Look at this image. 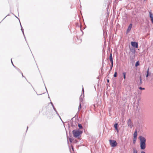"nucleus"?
I'll list each match as a JSON object with an SVG mask.
<instances>
[{
	"instance_id": "bb28decb",
	"label": "nucleus",
	"mask_w": 153,
	"mask_h": 153,
	"mask_svg": "<svg viewBox=\"0 0 153 153\" xmlns=\"http://www.w3.org/2000/svg\"><path fill=\"white\" fill-rule=\"evenodd\" d=\"M69 141L71 143L72 142V139L71 138H69Z\"/></svg>"
},
{
	"instance_id": "aec40b11",
	"label": "nucleus",
	"mask_w": 153,
	"mask_h": 153,
	"mask_svg": "<svg viewBox=\"0 0 153 153\" xmlns=\"http://www.w3.org/2000/svg\"><path fill=\"white\" fill-rule=\"evenodd\" d=\"M56 113V114H57L58 116L60 118L61 120L62 121L61 117H60V116L59 115V114H58V112L56 110V111H55Z\"/></svg>"
},
{
	"instance_id": "f704fd0d",
	"label": "nucleus",
	"mask_w": 153,
	"mask_h": 153,
	"mask_svg": "<svg viewBox=\"0 0 153 153\" xmlns=\"http://www.w3.org/2000/svg\"><path fill=\"white\" fill-rule=\"evenodd\" d=\"M13 66L14 67H15V68H16V67L15 66H14V65H13Z\"/></svg>"
},
{
	"instance_id": "6ab92c4d",
	"label": "nucleus",
	"mask_w": 153,
	"mask_h": 153,
	"mask_svg": "<svg viewBox=\"0 0 153 153\" xmlns=\"http://www.w3.org/2000/svg\"><path fill=\"white\" fill-rule=\"evenodd\" d=\"M136 140H137V138L134 137L133 141V142L134 143H135Z\"/></svg>"
},
{
	"instance_id": "423d86ee",
	"label": "nucleus",
	"mask_w": 153,
	"mask_h": 153,
	"mask_svg": "<svg viewBox=\"0 0 153 153\" xmlns=\"http://www.w3.org/2000/svg\"><path fill=\"white\" fill-rule=\"evenodd\" d=\"M149 13L151 21L153 24V14L151 11L149 12Z\"/></svg>"
},
{
	"instance_id": "39448f33",
	"label": "nucleus",
	"mask_w": 153,
	"mask_h": 153,
	"mask_svg": "<svg viewBox=\"0 0 153 153\" xmlns=\"http://www.w3.org/2000/svg\"><path fill=\"white\" fill-rule=\"evenodd\" d=\"M127 124L128 126L130 127L131 128H132L133 126V123L130 119H129L128 120Z\"/></svg>"
},
{
	"instance_id": "c85d7f7f",
	"label": "nucleus",
	"mask_w": 153,
	"mask_h": 153,
	"mask_svg": "<svg viewBox=\"0 0 153 153\" xmlns=\"http://www.w3.org/2000/svg\"><path fill=\"white\" fill-rule=\"evenodd\" d=\"M104 63L103 62H102V66H103V65H104Z\"/></svg>"
},
{
	"instance_id": "e433bc0d",
	"label": "nucleus",
	"mask_w": 153,
	"mask_h": 153,
	"mask_svg": "<svg viewBox=\"0 0 153 153\" xmlns=\"http://www.w3.org/2000/svg\"><path fill=\"white\" fill-rule=\"evenodd\" d=\"M112 70V69H111V68H110V71H111Z\"/></svg>"
},
{
	"instance_id": "4468645a",
	"label": "nucleus",
	"mask_w": 153,
	"mask_h": 153,
	"mask_svg": "<svg viewBox=\"0 0 153 153\" xmlns=\"http://www.w3.org/2000/svg\"><path fill=\"white\" fill-rule=\"evenodd\" d=\"M126 73L125 72H124L123 73V76L124 78L125 79H126Z\"/></svg>"
},
{
	"instance_id": "f8f14e48",
	"label": "nucleus",
	"mask_w": 153,
	"mask_h": 153,
	"mask_svg": "<svg viewBox=\"0 0 153 153\" xmlns=\"http://www.w3.org/2000/svg\"><path fill=\"white\" fill-rule=\"evenodd\" d=\"M78 126L80 129H82L83 128V127L81 124H78Z\"/></svg>"
},
{
	"instance_id": "cd10ccee",
	"label": "nucleus",
	"mask_w": 153,
	"mask_h": 153,
	"mask_svg": "<svg viewBox=\"0 0 153 153\" xmlns=\"http://www.w3.org/2000/svg\"><path fill=\"white\" fill-rule=\"evenodd\" d=\"M16 69L18 70V71H20V70L18 68H16Z\"/></svg>"
},
{
	"instance_id": "5701e85b",
	"label": "nucleus",
	"mask_w": 153,
	"mask_h": 153,
	"mask_svg": "<svg viewBox=\"0 0 153 153\" xmlns=\"http://www.w3.org/2000/svg\"><path fill=\"white\" fill-rule=\"evenodd\" d=\"M133 153H137V151L134 149L133 150Z\"/></svg>"
},
{
	"instance_id": "c9c22d12",
	"label": "nucleus",
	"mask_w": 153,
	"mask_h": 153,
	"mask_svg": "<svg viewBox=\"0 0 153 153\" xmlns=\"http://www.w3.org/2000/svg\"><path fill=\"white\" fill-rule=\"evenodd\" d=\"M11 62H12V64H13V62H12V59H11Z\"/></svg>"
},
{
	"instance_id": "473e14b6",
	"label": "nucleus",
	"mask_w": 153,
	"mask_h": 153,
	"mask_svg": "<svg viewBox=\"0 0 153 153\" xmlns=\"http://www.w3.org/2000/svg\"><path fill=\"white\" fill-rule=\"evenodd\" d=\"M107 82H109V80L108 79H107Z\"/></svg>"
},
{
	"instance_id": "4c0bfd02",
	"label": "nucleus",
	"mask_w": 153,
	"mask_h": 153,
	"mask_svg": "<svg viewBox=\"0 0 153 153\" xmlns=\"http://www.w3.org/2000/svg\"><path fill=\"white\" fill-rule=\"evenodd\" d=\"M28 128V126H27V130Z\"/></svg>"
},
{
	"instance_id": "1a4fd4ad",
	"label": "nucleus",
	"mask_w": 153,
	"mask_h": 153,
	"mask_svg": "<svg viewBox=\"0 0 153 153\" xmlns=\"http://www.w3.org/2000/svg\"><path fill=\"white\" fill-rule=\"evenodd\" d=\"M117 126H118L117 123H115V124L114 125V127L115 128L116 130H117V131H118V129L117 128Z\"/></svg>"
},
{
	"instance_id": "393cba45",
	"label": "nucleus",
	"mask_w": 153,
	"mask_h": 153,
	"mask_svg": "<svg viewBox=\"0 0 153 153\" xmlns=\"http://www.w3.org/2000/svg\"><path fill=\"white\" fill-rule=\"evenodd\" d=\"M139 89H140V90H142L145 89V88H142L141 87H139Z\"/></svg>"
},
{
	"instance_id": "2f4dec72",
	"label": "nucleus",
	"mask_w": 153,
	"mask_h": 153,
	"mask_svg": "<svg viewBox=\"0 0 153 153\" xmlns=\"http://www.w3.org/2000/svg\"><path fill=\"white\" fill-rule=\"evenodd\" d=\"M51 105H52V106L53 105L52 102H51Z\"/></svg>"
},
{
	"instance_id": "9b49d317",
	"label": "nucleus",
	"mask_w": 153,
	"mask_h": 153,
	"mask_svg": "<svg viewBox=\"0 0 153 153\" xmlns=\"http://www.w3.org/2000/svg\"><path fill=\"white\" fill-rule=\"evenodd\" d=\"M134 138H137V131L136 130L134 134Z\"/></svg>"
},
{
	"instance_id": "c756f323",
	"label": "nucleus",
	"mask_w": 153,
	"mask_h": 153,
	"mask_svg": "<svg viewBox=\"0 0 153 153\" xmlns=\"http://www.w3.org/2000/svg\"><path fill=\"white\" fill-rule=\"evenodd\" d=\"M141 153H146L144 151H142L141 152Z\"/></svg>"
},
{
	"instance_id": "20e7f679",
	"label": "nucleus",
	"mask_w": 153,
	"mask_h": 153,
	"mask_svg": "<svg viewBox=\"0 0 153 153\" xmlns=\"http://www.w3.org/2000/svg\"><path fill=\"white\" fill-rule=\"evenodd\" d=\"M131 44L133 47L136 48H137L138 47V45L137 42H131Z\"/></svg>"
},
{
	"instance_id": "b1692460",
	"label": "nucleus",
	"mask_w": 153,
	"mask_h": 153,
	"mask_svg": "<svg viewBox=\"0 0 153 153\" xmlns=\"http://www.w3.org/2000/svg\"><path fill=\"white\" fill-rule=\"evenodd\" d=\"M113 63H111V65L110 66V68H111V69H112V68H113Z\"/></svg>"
},
{
	"instance_id": "f03ea898",
	"label": "nucleus",
	"mask_w": 153,
	"mask_h": 153,
	"mask_svg": "<svg viewBox=\"0 0 153 153\" xmlns=\"http://www.w3.org/2000/svg\"><path fill=\"white\" fill-rule=\"evenodd\" d=\"M72 133L74 137H76L79 136L80 134L82 133V131H79V130H74L73 131Z\"/></svg>"
},
{
	"instance_id": "dca6fc26",
	"label": "nucleus",
	"mask_w": 153,
	"mask_h": 153,
	"mask_svg": "<svg viewBox=\"0 0 153 153\" xmlns=\"http://www.w3.org/2000/svg\"><path fill=\"white\" fill-rule=\"evenodd\" d=\"M149 68H148V70H147V74H146V77H148L149 75Z\"/></svg>"
},
{
	"instance_id": "2eb2a0df",
	"label": "nucleus",
	"mask_w": 153,
	"mask_h": 153,
	"mask_svg": "<svg viewBox=\"0 0 153 153\" xmlns=\"http://www.w3.org/2000/svg\"><path fill=\"white\" fill-rule=\"evenodd\" d=\"M81 108V103H79V107H78V111H79Z\"/></svg>"
},
{
	"instance_id": "f257e3e1",
	"label": "nucleus",
	"mask_w": 153,
	"mask_h": 153,
	"mask_svg": "<svg viewBox=\"0 0 153 153\" xmlns=\"http://www.w3.org/2000/svg\"><path fill=\"white\" fill-rule=\"evenodd\" d=\"M139 138L140 141V147L142 150H144L146 146V139L144 137L140 136Z\"/></svg>"
},
{
	"instance_id": "a878e982",
	"label": "nucleus",
	"mask_w": 153,
	"mask_h": 153,
	"mask_svg": "<svg viewBox=\"0 0 153 153\" xmlns=\"http://www.w3.org/2000/svg\"><path fill=\"white\" fill-rule=\"evenodd\" d=\"M52 106V107H53V109H54V111H56V109L55 108V107H54V105H53V106Z\"/></svg>"
},
{
	"instance_id": "a211bd4d",
	"label": "nucleus",
	"mask_w": 153,
	"mask_h": 153,
	"mask_svg": "<svg viewBox=\"0 0 153 153\" xmlns=\"http://www.w3.org/2000/svg\"><path fill=\"white\" fill-rule=\"evenodd\" d=\"M131 52L134 53L135 52V49L133 48L131 49Z\"/></svg>"
},
{
	"instance_id": "4be33fe9",
	"label": "nucleus",
	"mask_w": 153,
	"mask_h": 153,
	"mask_svg": "<svg viewBox=\"0 0 153 153\" xmlns=\"http://www.w3.org/2000/svg\"><path fill=\"white\" fill-rule=\"evenodd\" d=\"M81 95L80 97L79 98V101H80V103H81V102L82 101V98L81 97Z\"/></svg>"
},
{
	"instance_id": "ddd939ff",
	"label": "nucleus",
	"mask_w": 153,
	"mask_h": 153,
	"mask_svg": "<svg viewBox=\"0 0 153 153\" xmlns=\"http://www.w3.org/2000/svg\"><path fill=\"white\" fill-rule=\"evenodd\" d=\"M21 30L22 33H23V35H24V36L25 37V36L24 35V29H23V27H22V26L21 24Z\"/></svg>"
},
{
	"instance_id": "7ed1b4c3",
	"label": "nucleus",
	"mask_w": 153,
	"mask_h": 153,
	"mask_svg": "<svg viewBox=\"0 0 153 153\" xmlns=\"http://www.w3.org/2000/svg\"><path fill=\"white\" fill-rule=\"evenodd\" d=\"M110 145L111 147H114L116 146L117 143L116 141L115 140H109Z\"/></svg>"
},
{
	"instance_id": "7c9ffc66",
	"label": "nucleus",
	"mask_w": 153,
	"mask_h": 153,
	"mask_svg": "<svg viewBox=\"0 0 153 153\" xmlns=\"http://www.w3.org/2000/svg\"><path fill=\"white\" fill-rule=\"evenodd\" d=\"M84 92V91L83 87L82 88V92Z\"/></svg>"
},
{
	"instance_id": "6e6552de",
	"label": "nucleus",
	"mask_w": 153,
	"mask_h": 153,
	"mask_svg": "<svg viewBox=\"0 0 153 153\" xmlns=\"http://www.w3.org/2000/svg\"><path fill=\"white\" fill-rule=\"evenodd\" d=\"M109 59L111 62V63H113V58L112 57V53H111L110 55L109 56Z\"/></svg>"
},
{
	"instance_id": "0eeeda50",
	"label": "nucleus",
	"mask_w": 153,
	"mask_h": 153,
	"mask_svg": "<svg viewBox=\"0 0 153 153\" xmlns=\"http://www.w3.org/2000/svg\"><path fill=\"white\" fill-rule=\"evenodd\" d=\"M132 24H131L129 25L127 30V33H128L131 30V28L132 27Z\"/></svg>"
},
{
	"instance_id": "412c9836",
	"label": "nucleus",
	"mask_w": 153,
	"mask_h": 153,
	"mask_svg": "<svg viewBox=\"0 0 153 153\" xmlns=\"http://www.w3.org/2000/svg\"><path fill=\"white\" fill-rule=\"evenodd\" d=\"M117 76V72H115L114 75V77H116Z\"/></svg>"
},
{
	"instance_id": "9d476101",
	"label": "nucleus",
	"mask_w": 153,
	"mask_h": 153,
	"mask_svg": "<svg viewBox=\"0 0 153 153\" xmlns=\"http://www.w3.org/2000/svg\"><path fill=\"white\" fill-rule=\"evenodd\" d=\"M142 79H141V76L140 77V81L139 82H137V84L138 85H140L141 84H142Z\"/></svg>"
},
{
	"instance_id": "72a5a7b5",
	"label": "nucleus",
	"mask_w": 153,
	"mask_h": 153,
	"mask_svg": "<svg viewBox=\"0 0 153 153\" xmlns=\"http://www.w3.org/2000/svg\"><path fill=\"white\" fill-rule=\"evenodd\" d=\"M21 74H22V77H24V76H23V75L22 73L21 72Z\"/></svg>"
},
{
	"instance_id": "f3484780",
	"label": "nucleus",
	"mask_w": 153,
	"mask_h": 153,
	"mask_svg": "<svg viewBox=\"0 0 153 153\" xmlns=\"http://www.w3.org/2000/svg\"><path fill=\"white\" fill-rule=\"evenodd\" d=\"M139 65V61H137L135 64V66L137 67Z\"/></svg>"
}]
</instances>
